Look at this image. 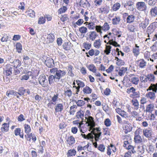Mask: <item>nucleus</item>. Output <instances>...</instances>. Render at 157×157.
<instances>
[{"mask_svg": "<svg viewBox=\"0 0 157 157\" xmlns=\"http://www.w3.org/2000/svg\"><path fill=\"white\" fill-rule=\"evenodd\" d=\"M87 27L90 30H93L94 29L95 27V24L93 22H90L88 24L86 25Z\"/></svg>", "mask_w": 157, "mask_h": 157, "instance_id": "nucleus-43", "label": "nucleus"}, {"mask_svg": "<svg viewBox=\"0 0 157 157\" xmlns=\"http://www.w3.org/2000/svg\"><path fill=\"white\" fill-rule=\"evenodd\" d=\"M135 17L132 15H128L126 19L127 23H131L134 21Z\"/></svg>", "mask_w": 157, "mask_h": 157, "instance_id": "nucleus-25", "label": "nucleus"}, {"mask_svg": "<svg viewBox=\"0 0 157 157\" xmlns=\"http://www.w3.org/2000/svg\"><path fill=\"white\" fill-rule=\"evenodd\" d=\"M89 34L88 35V37L87 38V40L88 39L94 41L97 36V34L96 32L94 31H91L88 33Z\"/></svg>", "mask_w": 157, "mask_h": 157, "instance_id": "nucleus-10", "label": "nucleus"}, {"mask_svg": "<svg viewBox=\"0 0 157 157\" xmlns=\"http://www.w3.org/2000/svg\"><path fill=\"white\" fill-rule=\"evenodd\" d=\"M149 80L151 81H154L155 79V77L154 75L152 74H150L147 75Z\"/></svg>", "mask_w": 157, "mask_h": 157, "instance_id": "nucleus-61", "label": "nucleus"}, {"mask_svg": "<svg viewBox=\"0 0 157 157\" xmlns=\"http://www.w3.org/2000/svg\"><path fill=\"white\" fill-rule=\"evenodd\" d=\"M28 15L31 17H33L35 16V12L32 10H30L27 12Z\"/></svg>", "mask_w": 157, "mask_h": 157, "instance_id": "nucleus-62", "label": "nucleus"}, {"mask_svg": "<svg viewBox=\"0 0 157 157\" xmlns=\"http://www.w3.org/2000/svg\"><path fill=\"white\" fill-rule=\"evenodd\" d=\"M111 48L110 45H106L105 50L104 51V53L106 55H109L110 53Z\"/></svg>", "mask_w": 157, "mask_h": 157, "instance_id": "nucleus-48", "label": "nucleus"}, {"mask_svg": "<svg viewBox=\"0 0 157 157\" xmlns=\"http://www.w3.org/2000/svg\"><path fill=\"white\" fill-rule=\"evenodd\" d=\"M133 5V2L132 1H129L127 2L125 5L124 7H125V6H128L130 8L131 10H132L133 9V6H132Z\"/></svg>", "mask_w": 157, "mask_h": 157, "instance_id": "nucleus-57", "label": "nucleus"}, {"mask_svg": "<svg viewBox=\"0 0 157 157\" xmlns=\"http://www.w3.org/2000/svg\"><path fill=\"white\" fill-rule=\"evenodd\" d=\"M69 44L68 42L64 43L63 45V48L66 51L69 50L70 49Z\"/></svg>", "mask_w": 157, "mask_h": 157, "instance_id": "nucleus-53", "label": "nucleus"}, {"mask_svg": "<svg viewBox=\"0 0 157 157\" xmlns=\"http://www.w3.org/2000/svg\"><path fill=\"white\" fill-rule=\"evenodd\" d=\"M127 69L126 68L122 67L119 70L118 72V74L120 76H122L124 75L126 71H127Z\"/></svg>", "mask_w": 157, "mask_h": 157, "instance_id": "nucleus-40", "label": "nucleus"}, {"mask_svg": "<svg viewBox=\"0 0 157 157\" xmlns=\"http://www.w3.org/2000/svg\"><path fill=\"white\" fill-rule=\"evenodd\" d=\"M111 150H112L114 152H115L116 151V148L115 147L113 144H111L110 146H108L107 147V154L110 155L111 154Z\"/></svg>", "mask_w": 157, "mask_h": 157, "instance_id": "nucleus-17", "label": "nucleus"}, {"mask_svg": "<svg viewBox=\"0 0 157 157\" xmlns=\"http://www.w3.org/2000/svg\"><path fill=\"white\" fill-rule=\"evenodd\" d=\"M134 140L135 143H140L142 142V139L140 135H134Z\"/></svg>", "mask_w": 157, "mask_h": 157, "instance_id": "nucleus-32", "label": "nucleus"}, {"mask_svg": "<svg viewBox=\"0 0 157 157\" xmlns=\"http://www.w3.org/2000/svg\"><path fill=\"white\" fill-rule=\"evenodd\" d=\"M96 30L98 32L101 34L102 33L101 30H102V27L100 25H96L95 26Z\"/></svg>", "mask_w": 157, "mask_h": 157, "instance_id": "nucleus-63", "label": "nucleus"}, {"mask_svg": "<svg viewBox=\"0 0 157 157\" xmlns=\"http://www.w3.org/2000/svg\"><path fill=\"white\" fill-rule=\"evenodd\" d=\"M67 10V8L66 6H63V7L59 9L58 10V13L59 14H61L63 13H64Z\"/></svg>", "mask_w": 157, "mask_h": 157, "instance_id": "nucleus-56", "label": "nucleus"}, {"mask_svg": "<svg viewBox=\"0 0 157 157\" xmlns=\"http://www.w3.org/2000/svg\"><path fill=\"white\" fill-rule=\"evenodd\" d=\"M86 119H87V121H86V124H87V126H90L89 128H93L95 126V123L94 120V118L91 117L89 116L88 118H87L85 117Z\"/></svg>", "mask_w": 157, "mask_h": 157, "instance_id": "nucleus-4", "label": "nucleus"}, {"mask_svg": "<svg viewBox=\"0 0 157 157\" xmlns=\"http://www.w3.org/2000/svg\"><path fill=\"white\" fill-rule=\"evenodd\" d=\"M102 29L104 31H107L109 30L110 29V27L108 24L106 22L104 23L103 26H102Z\"/></svg>", "mask_w": 157, "mask_h": 157, "instance_id": "nucleus-42", "label": "nucleus"}, {"mask_svg": "<svg viewBox=\"0 0 157 157\" xmlns=\"http://www.w3.org/2000/svg\"><path fill=\"white\" fill-rule=\"evenodd\" d=\"M76 154V151L74 149H70L68 151L67 155L68 156H75Z\"/></svg>", "mask_w": 157, "mask_h": 157, "instance_id": "nucleus-35", "label": "nucleus"}, {"mask_svg": "<svg viewBox=\"0 0 157 157\" xmlns=\"http://www.w3.org/2000/svg\"><path fill=\"white\" fill-rule=\"evenodd\" d=\"M121 6L120 3L117 2L113 5L112 7V9L114 11H117L119 9Z\"/></svg>", "mask_w": 157, "mask_h": 157, "instance_id": "nucleus-39", "label": "nucleus"}, {"mask_svg": "<svg viewBox=\"0 0 157 157\" xmlns=\"http://www.w3.org/2000/svg\"><path fill=\"white\" fill-rule=\"evenodd\" d=\"M83 91L86 93L90 94L92 90L89 87L86 86L83 88Z\"/></svg>", "mask_w": 157, "mask_h": 157, "instance_id": "nucleus-49", "label": "nucleus"}, {"mask_svg": "<svg viewBox=\"0 0 157 157\" xmlns=\"http://www.w3.org/2000/svg\"><path fill=\"white\" fill-rule=\"evenodd\" d=\"M147 2L148 5L150 6H153L156 2V0H149Z\"/></svg>", "mask_w": 157, "mask_h": 157, "instance_id": "nucleus-59", "label": "nucleus"}, {"mask_svg": "<svg viewBox=\"0 0 157 157\" xmlns=\"http://www.w3.org/2000/svg\"><path fill=\"white\" fill-rule=\"evenodd\" d=\"M47 80L46 79V76L44 74L40 75V84L43 87H45L47 85Z\"/></svg>", "mask_w": 157, "mask_h": 157, "instance_id": "nucleus-9", "label": "nucleus"}, {"mask_svg": "<svg viewBox=\"0 0 157 157\" xmlns=\"http://www.w3.org/2000/svg\"><path fill=\"white\" fill-rule=\"evenodd\" d=\"M151 14L154 17L157 15V7L155 6L154 8H152L150 10Z\"/></svg>", "mask_w": 157, "mask_h": 157, "instance_id": "nucleus-38", "label": "nucleus"}, {"mask_svg": "<svg viewBox=\"0 0 157 157\" xmlns=\"http://www.w3.org/2000/svg\"><path fill=\"white\" fill-rule=\"evenodd\" d=\"M45 63L48 67L51 68L54 66L53 60L51 58H48L45 61Z\"/></svg>", "mask_w": 157, "mask_h": 157, "instance_id": "nucleus-8", "label": "nucleus"}, {"mask_svg": "<svg viewBox=\"0 0 157 157\" xmlns=\"http://www.w3.org/2000/svg\"><path fill=\"white\" fill-rule=\"evenodd\" d=\"M77 106L76 105H73L70 108V110L69 113L70 115H74L76 111Z\"/></svg>", "mask_w": 157, "mask_h": 157, "instance_id": "nucleus-34", "label": "nucleus"}, {"mask_svg": "<svg viewBox=\"0 0 157 157\" xmlns=\"http://www.w3.org/2000/svg\"><path fill=\"white\" fill-rule=\"evenodd\" d=\"M148 24V20L146 19L145 20L144 22V23H141V24L139 25V26L140 27H142L143 29L144 30L146 29Z\"/></svg>", "mask_w": 157, "mask_h": 157, "instance_id": "nucleus-30", "label": "nucleus"}, {"mask_svg": "<svg viewBox=\"0 0 157 157\" xmlns=\"http://www.w3.org/2000/svg\"><path fill=\"white\" fill-rule=\"evenodd\" d=\"M137 8L140 10L145 11L147 10V6L145 2H138L136 4Z\"/></svg>", "mask_w": 157, "mask_h": 157, "instance_id": "nucleus-5", "label": "nucleus"}, {"mask_svg": "<svg viewBox=\"0 0 157 157\" xmlns=\"http://www.w3.org/2000/svg\"><path fill=\"white\" fill-rule=\"evenodd\" d=\"M135 26L132 25H129L128 26V29L131 32H134L135 31Z\"/></svg>", "mask_w": 157, "mask_h": 157, "instance_id": "nucleus-58", "label": "nucleus"}, {"mask_svg": "<svg viewBox=\"0 0 157 157\" xmlns=\"http://www.w3.org/2000/svg\"><path fill=\"white\" fill-rule=\"evenodd\" d=\"M121 21V17L118 15H116L112 19V24L113 25H117L119 24Z\"/></svg>", "mask_w": 157, "mask_h": 157, "instance_id": "nucleus-14", "label": "nucleus"}, {"mask_svg": "<svg viewBox=\"0 0 157 157\" xmlns=\"http://www.w3.org/2000/svg\"><path fill=\"white\" fill-rule=\"evenodd\" d=\"M95 130V129H94L93 131H91L90 133H92V134L93 135L95 141H98L99 137L101 133V132H98L97 133H96Z\"/></svg>", "mask_w": 157, "mask_h": 157, "instance_id": "nucleus-18", "label": "nucleus"}, {"mask_svg": "<svg viewBox=\"0 0 157 157\" xmlns=\"http://www.w3.org/2000/svg\"><path fill=\"white\" fill-rule=\"evenodd\" d=\"M49 99H48L49 101V102L48 103V107H51L52 104L55 105L56 104L57 99H51V100L50 101L49 100Z\"/></svg>", "mask_w": 157, "mask_h": 157, "instance_id": "nucleus-47", "label": "nucleus"}, {"mask_svg": "<svg viewBox=\"0 0 157 157\" xmlns=\"http://www.w3.org/2000/svg\"><path fill=\"white\" fill-rule=\"evenodd\" d=\"M41 39L44 44H48L52 43L55 39V36L52 34L49 35L46 33L41 34Z\"/></svg>", "mask_w": 157, "mask_h": 157, "instance_id": "nucleus-2", "label": "nucleus"}, {"mask_svg": "<svg viewBox=\"0 0 157 157\" xmlns=\"http://www.w3.org/2000/svg\"><path fill=\"white\" fill-rule=\"evenodd\" d=\"M16 48L18 53L21 52L22 50V45L21 44L19 43H17L16 44Z\"/></svg>", "mask_w": 157, "mask_h": 157, "instance_id": "nucleus-52", "label": "nucleus"}, {"mask_svg": "<svg viewBox=\"0 0 157 157\" xmlns=\"http://www.w3.org/2000/svg\"><path fill=\"white\" fill-rule=\"evenodd\" d=\"M88 68L90 71L93 72V73H95L97 69L96 67L94 64H90L88 66Z\"/></svg>", "mask_w": 157, "mask_h": 157, "instance_id": "nucleus-46", "label": "nucleus"}, {"mask_svg": "<svg viewBox=\"0 0 157 157\" xmlns=\"http://www.w3.org/2000/svg\"><path fill=\"white\" fill-rule=\"evenodd\" d=\"M21 129L20 128H16L14 130V134L16 136L19 135L20 137L21 138H23V134L21 133Z\"/></svg>", "mask_w": 157, "mask_h": 157, "instance_id": "nucleus-36", "label": "nucleus"}, {"mask_svg": "<svg viewBox=\"0 0 157 157\" xmlns=\"http://www.w3.org/2000/svg\"><path fill=\"white\" fill-rule=\"evenodd\" d=\"M12 67L15 68L20 67L21 65V62L18 59H15L12 63Z\"/></svg>", "mask_w": 157, "mask_h": 157, "instance_id": "nucleus-20", "label": "nucleus"}, {"mask_svg": "<svg viewBox=\"0 0 157 157\" xmlns=\"http://www.w3.org/2000/svg\"><path fill=\"white\" fill-rule=\"evenodd\" d=\"M14 67H10L7 69L5 71V74L6 75L9 76L11 75L13 73L14 70Z\"/></svg>", "mask_w": 157, "mask_h": 157, "instance_id": "nucleus-33", "label": "nucleus"}, {"mask_svg": "<svg viewBox=\"0 0 157 157\" xmlns=\"http://www.w3.org/2000/svg\"><path fill=\"white\" fill-rule=\"evenodd\" d=\"M50 72L51 74L55 75L56 79L58 80L65 76L66 74V72L64 70H61L56 67L50 69Z\"/></svg>", "mask_w": 157, "mask_h": 157, "instance_id": "nucleus-1", "label": "nucleus"}, {"mask_svg": "<svg viewBox=\"0 0 157 157\" xmlns=\"http://www.w3.org/2000/svg\"><path fill=\"white\" fill-rule=\"evenodd\" d=\"M25 132L27 133H29L31 132V128L30 126L28 124H25Z\"/></svg>", "mask_w": 157, "mask_h": 157, "instance_id": "nucleus-51", "label": "nucleus"}, {"mask_svg": "<svg viewBox=\"0 0 157 157\" xmlns=\"http://www.w3.org/2000/svg\"><path fill=\"white\" fill-rule=\"evenodd\" d=\"M109 11V6H102L99 9L98 12L102 14H107Z\"/></svg>", "mask_w": 157, "mask_h": 157, "instance_id": "nucleus-15", "label": "nucleus"}, {"mask_svg": "<svg viewBox=\"0 0 157 157\" xmlns=\"http://www.w3.org/2000/svg\"><path fill=\"white\" fill-rule=\"evenodd\" d=\"M144 136L146 137H150L152 135V130L151 129H144L143 131Z\"/></svg>", "mask_w": 157, "mask_h": 157, "instance_id": "nucleus-16", "label": "nucleus"}, {"mask_svg": "<svg viewBox=\"0 0 157 157\" xmlns=\"http://www.w3.org/2000/svg\"><path fill=\"white\" fill-rule=\"evenodd\" d=\"M154 107V106L153 105L149 104L148 105L146 108V111L151 113L153 111V109Z\"/></svg>", "mask_w": 157, "mask_h": 157, "instance_id": "nucleus-44", "label": "nucleus"}, {"mask_svg": "<svg viewBox=\"0 0 157 157\" xmlns=\"http://www.w3.org/2000/svg\"><path fill=\"white\" fill-rule=\"evenodd\" d=\"M101 41L100 39L95 40L94 43V46L96 48H99L101 45Z\"/></svg>", "mask_w": 157, "mask_h": 157, "instance_id": "nucleus-24", "label": "nucleus"}, {"mask_svg": "<svg viewBox=\"0 0 157 157\" xmlns=\"http://www.w3.org/2000/svg\"><path fill=\"white\" fill-rule=\"evenodd\" d=\"M56 79V77H55V75L52 74V75H50L48 78V81L49 83L50 84H51L52 83L54 80H55Z\"/></svg>", "mask_w": 157, "mask_h": 157, "instance_id": "nucleus-50", "label": "nucleus"}, {"mask_svg": "<svg viewBox=\"0 0 157 157\" xmlns=\"http://www.w3.org/2000/svg\"><path fill=\"white\" fill-rule=\"evenodd\" d=\"M76 83L77 84L78 86L77 87L75 86H73V87L75 88L76 90V91L77 94H78L79 91V89L80 87H83L85 86L84 83L83 82L81 81L77 80L76 81Z\"/></svg>", "mask_w": 157, "mask_h": 157, "instance_id": "nucleus-7", "label": "nucleus"}, {"mask_svg": "<svg viewBox=\"0 0 157 157\" xmlns=\"http://www.w3.org/2000/svg\"><path fill=\"white\" fill-rule=\"evenodd\" d=\"M132 52L135 56H137L140 53L139 48H133Z\"/></svg>", "mask_w": 157, "mask_h": 157, "instance_id": "nucleus-55", "label": "nucleus"}, {"mask_svg": "<svg viewBox=\"0 0 157 157\" xmlns=\"http://www.w3.org/2000/svg\"><path fill=\"white\" fill-rule=\"evenodd\" d=\"M133 105L135 107V109L137 110L139 108V102L136 99H133L132 101Z\"/></svg>", "mask_w": 157, "mask_h": 157, "instance_id": "nucleus-37", "label": "nucleus"}, {"mask_svg": "<svg viewBox=\"0 0 157 157\" xmlns=\"http://www.w3.org/2000/svg\"><path fill=\"white\" fill-rule=\"evenodd\" d=\"M155 29V26L154 23L151 24L147 29V32L148 34V36L149 37V35L152 33Z\"/></svg>", "mask_w": 157, "mask_h": 157, "instance_id": "nucleus-13", "label": "nucleus"}, {"mask_svg": "<svg viewBox=\"0 0 157 157\" xmlns=\"http://www.w3.org/2000/svg\"><path fill=\"white\" fill-rule=\"evenodd\" d=\"M80 5L83 7H89L90 4L87 0H81Z\"/></svg>", "mask_w": 157, "mask_h": 157, "instance_id": "nucleus-21", "label": "nucleus"}, {"mask_svg": "<svg viewBox=\"0 0 157 157\" xmlns=\"http://www.w3.org/2000/svg\"><path fill=\"white\" fill-rule=\"evenodd\" d=\"M84 112L82 110H80L76 113V117L77 119H81L82 122H83V117H84Z\"/></svg>", "mask_w": 157, "mask_h": 157, "instance_id": "nucleus-19", "label": "nucleus"}, {"mask_svg": "<svg viewBox=\"0 0 157 157\" xmlns=\"http://www.w3.org/2000/svg\"><path fill=\"white\" fill-rule=\"evenodd\" d=\"M129 76L130 77V78H129V81L132 84L137 85L139 81V78L138 77L135 76V75L134 74H130Z\"/></svg>", "mask_w": 157, "mask_h": 157, "instance_id": "nucleus-6", "label": "nucleus"}, {"mask_svg": "<svg viewBox=\"0 0 157 157\" xmlns=\"http://www.w3.org/2000/svg\"><path fill=\"white\" fill-rule=\"evenodd\" d=\"M9 125L6 123H4L1 128L2 131L3 132H7L9 130Z\"/></svg>", "mask_w": 157, "mask_h": 157, "instance_id": "nucleus-28", "label": "nucleus"}, {"mask_svg": "<svg viewBox=\"0 0 157 157\" xmlns=\"http://www.w3.org/2000/svg\"><path fill=\"white\" fill-rule=\"evenodd\" d=\"M139 67L141 68H144L146 65L147 63L143 59H141L136 61Z\"/></svg>", "mask_w": 157, "mask_h": 157, "instance_id": "nucleus-11", "label": "nucleus"}, {"mask_svg": "<svg viewBox=\"0 0 157 157\" xmlns=\"http://www.w3.org/2000/svg\"><path fill=\"white\" fill-rule=\"evenodd\" d=\"M25 90L23 87H20L19 90V92H17L19 94L18 96L20 97V96H21L23 95H25Z\"/></svg>", "mask_w": 157, "mask_h": 157, "instance_id": "nucleus-41", "label": "nucleus"}, {"mask_svg": "<svg viewBox=\"0 0 157 157\" xmlns=\"http://www.w3.org/2000/svg\"><path fill=\"white\" fill-rule=\"evenodd\" d=\"M128 121H124V123L126 124L123 126L124 129L125 130V133H127L128 132H130L132 129V127L131 125L128 124Z\"/></svg>", "mask_w": 157, "mask_h": 157, "instance_id": "nucleus-12", "label": "nucleus"}, {"mask_svg": "<svg viewBox=\"0 0 157 157\" xmlns=\"http://www.w3.org/2000/svg\"><path fill=\"white\" fill-rule=\"evenodd\" d=\"M105 37H107L108 38V40H109L108 42H107L106 40H105L104 42L106 43L107 44L112 45L116 47H120V45L118 44L117 43L115 40V39L113 40L112 38V36H108V35H105L104 36V38H105Z\"/></svg>", "mask_w": 157, "mask_h": 157, "instance_id": "nucleus-3", "label": "nucleus"}, {"mask_svg": "<svg viewBox=\"0 0 157 157\" xmlns=\"http://www.w3.org/2000/svg\"><path fill=\"white\" fill-rule=\"evenodd\" d=\"M67 143L69 145H71L75 143V138L72 136L67 138Z\"/></svg>", "mask_w": 157, "mask_h": 157, "instance_id": "nucleus-23", "label": "nucleus"}, {"mask_svg": "<svg viewBox=\"0 0 157 157\" xmlns=\"http://www.w3.org/2000/svg\"><path fill=\"white\" fill-rule=\"evenodd\" d=\"M19 94L17 93V92H14V90H11L9 92L7 91L6 93V95L8 96L9 97H12L11 96H9L10 95H12L16 96L17 98H19L18 96Z\"/></svg>", "mask_w": 157, "mask_h": 157, "instance_id": "nucleus-27", "label": "nucleus"}, {"mask_svg": "<svg viewBox=\"0 0 157 157\" xmlns=\"http://www.w3.org/2000/svg\"><path fill=\"white\" fill-rule=\"evenodd\" d=\"M147 90H152L153 91L156 92L157 90V83L155 84H151Z\"/></svg>", "mask_w": 157, "mask_h": 157, "instance_id": "nucleus-31", "label": "nucleus"}, {"mask_svg": "<svg viewBox=\"0 0 157 157\" xmlns=\"http://www.w3.org/2000/svg\"><path fill=\"white\" fill-rule=\"evenodd\" d=\"M73 68V67L71 65L69 66L68 68V71L69 75L72 77L74 75V74L72 73V71Z\"/></svg>", "mask_w": 157, "mask_h": 157, "instance_id": "nucleus-54", "label": "nucleus"}, {"mask_svg": "<svg viewBox=\"0 0 157 157\" xmlns=\"http://www.w3.org/2000/svg\"><path fill=\"white\" fill-rule=\"evenodd\" d=\"M98 149L101 152H104L105 149V147L104 145L101 144L98 146Z\"/></svg>", "mask_w": 157, "mask_h": 157, "instance_id": "nucleus-60", "label": "nucleus"}, {"mask_svg": "<svg viewBox=\"0 0 157 157\" xmlns=\"http://www.w3.org/2000/svg\"><path fill=\"white\" fill-rule=\"evenodd\" d=\"M63 109V105L62 104H59L57 105L55 109V111L56 112H60Z\"/></svg>", "mask_w": 157, "mask_h": 157, "instance_id": "nucleus-29", "label": "nucleus"}, {"mask_svg": "<svg viewBox=\"0 0 157 157\" xmlns=\"http://www.w3.org/2000/svg\"><path fill=\"white\" fill-rule=\"evenodd\" d=\"M79 31L81 34H85L87 32V29L86 27L82 26L79 28Z\"/></svg>", "mask_w": 157, "mask_h": 157, "instance_id": "nucleus-45", "label": "nucleus"}, {"mask_svg": "<svg viewBox=\"0 0 157 157\" xmlns=\"http://www.w3.org/2000/svg\"><path fill=\"white\" fill-rule=\"evenodd\" d=\"M81 136L85 139H90L92 140V141L93 140L94 136L92 133H89L87 135L85 134H81Z\"/></svg>", "mask_w": 157, "mask_h": 157, "instance_id": "nucleus-26", "label": "nucleus"}, {"mask_svg": "<svg viewBox=\"0 0 157 157\" xmlns=\"http://www.w3.org/2000/svg\"><path fill=\"white\" fill-rule=\"evenodd\" d=\"M99 51L97 49H95L94 50L93 49H91L88 52L90 56H93L94 55L95 56H97L99 55Z\"/></svg>", "mask_w": 157, "mask_h": 157, "instance_id": "nucleus-22", "label": "nucleus"}, {"mask_svg": "<svg viewBox=\"0 0 157 157\" xmlns=\"http://www.w3.org/2000/svg\"><path fill=\"white\" fill-rule=\"evenodd\" d=\"M157 59V52L154 53L151 56V58H150V60L152 62L154 61L153 59Z\"/></svg>", "mask_w": 157, "mask_h": 157, "instance_id": "nucleus-64", "label": "nucleus"}]
</instances>
